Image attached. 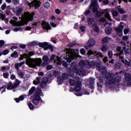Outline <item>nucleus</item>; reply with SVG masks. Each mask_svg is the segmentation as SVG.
I'll list each match as a JSON object with an SVG mask.
<instances>
[{"label":"nucleus","mask_w":131,"mask_h":131,"mask_svg":"<svg viewBox=\"0 0 131 131\" xmlns=\"http://www.w3.org/2000/svg\"><path fill=\"white\" fill-rule=\"evenodd\" d=\"M88 55H95V57L96 58H103V57H104L103 56V55H102L101 53H97L96 52H94L92 51V50H90L88 51Z\"/></svg>","instance_id":"obj_14"},{"label":"nucleus","mask_w":131,"mask_h":131,"mask_svg":"<svg viewBox=\"0 0 131 131\" xmlns=\"http://www.w3.org/2000/svg\"><path fill=\"white\" fill-rule=\"evenodd\" d=\"M57 39L55 37H53L51 38V41H52V42H53L54 43H57V41H56Z\"/></svg>","instance_id":"obj_52"},{"label":"nucleus","mask_w":131,"mask_h":131,"mask_svg":"<svg viewBox=\"0 0 131 131\" xmlns=\"http://www.w3.org/2000/svg\"><path fill=\"white\" fill-rule=\"evenodd\" d=\"M125 79L127 81V85L130 86L131 85V75L129 73H126L125 74Z\"/></svg>","instance_id":"obj_16"},{"label":"nucleus","mask_w":131,"mask_h":131,"mask_svg":"<svg viewBox=\"0 0 131 131\" xmlns=\"http://www.w3.org/2000/svg\"><path fill=\"white\" fill-rule=\"evenodd\" d=\"M105 78L107 81L106 83V85H108V84L118 85V83L121 81V76H115V75L113 73H106Z\"/></svg>","instance_id":"obj_3"},{"label":"nucleus","mask_w":131,"mask_h":131,"mask_svg":"<svg viewBox=\"0 0 131 131\" xmlns=\"http://www.w3.org/2000/svg\"><path fill=\"white\" fill-rule=\"evenodd\" d=\"M121 66V64L120 63V62H117L116 63L115 67L116 69H119Z\"/></svg>","instance_id":"obj_43"},{"label":"nucleus","mask_w":131,"mask_h":131,"mask_svg":"<svg viewBox=\"0 0 131 131\" xmlns=\"http://www.w3.org/2000/svg\"><path fill=\"white\" fill-rule=\"evenodd\" d=\"M33 83L35 85H37V84H39L40 83V77H37L36 79L33 80Z\"/></svg>","instance_id":"obj_26"},{"label":"nucleus","mask_w":131,"mask_h":131,"mask_svg":"<svg viewBox=\"0 0 131 131\" xmlns=\"http://www.w3.org/2000/svg\"><path fill=\"white\" fill-rule=\"evenodd\" d=\"M118 11L119 12L120 14H124V10L122 9V8H120V6L118 7Z\"/></svg>","instance_id":"obj_45"},{"label":"nucleus","mask_w":131,"mask_h":131,"mask_svg":"<svg viewBox=\"0 0 131 131\" xmlns=\"http://www.w3.org/2000/svg\"><path fill=\"white\" fill-rule=\"evenodd\" d=\"M34 53L32 52H30L28 54L25 53L24 55H21L19 60H23V59H27L26 61V64L29 66L30 68H36L37 66H40L41 65V58H31L29 57L33 56Z\"/></svg>","instance_id":"obj_1"},{"label":"nucleus","mask_w":131,"mask_h":131,"mask_svg":"<svg viewBox=\"0 0 131 131\" xmlns=\"http://www.w3.org/2000/svg\"><path fill=\"white\" fill-rule=\"evenodd\" d=\"M20 0H12V2L13 3L14 5L15 6H18L19 5Z\"/></svg>","instance_id":"obj_46"},{"label":"nucleus","mask_w":131,"mask_h":131,"mask_svg":"<svg viewBox=\"0 0 131 131\" xmlns=\"http://www.w3.org/2000/svg\"><path fill=\"white\" fill-rule=\"evenodd\" d=\"M79 66L80 67H86V68H91L93 66H95V62H89L86 60H81L79 62Z\"/></svg>","instance_id":"obj_7"},{"label":"nucleus","mask_w":131,"mask_h":131,"mask_svg":"<svg viewBox=\"0 0 131 131\" xmlns=\"http://www.w3.org/2000/svg\"><path fill=\"white\" fill-rule=\"evenodd\" d=\"M34 16V13L31 14L29 12H26L22 16L21 21H16L18 20V17L13 16V20L11 19L10 20V23L14 25V26H23V25H25V24H27L29 21H32V20H33Z\"/></svg>","instance_id":"obj_2"},{"label":"nucleus","mask_w":131,"mask_h":131,"mask_svg":"<svg viewBox=\"0 0 131 131\" xmlns=\"http://www.w3.org/2000/svg\"><path fill=\"white\" fill-rule=\"evenodd\" d=\"M102 40L104 42H109V41H110V40H111V38L106 36V37H105L104 38H103Z\"/></svg>","instance_id":"obj_36"},{"label":"nucleus","mask_w":131,"mask_h":131,"mask_svg":"<svg viewBox=\"0 0 131 131\" xmlns=\"http://www.w3.org/2000/svg\"><path fill=\"white\" fill-rule=\"evenodd\" d=\"M80 53L82 55H84V54H85V50L84 49L82 48L80 51Z\"/></svg>","instance_id":"obj_58"},{"label":"nucleus","mask_w":131,"mask_h":131,"mask_svg":"<svg viewBox=\"0 0 131 131\" xmlns=\"http://www.w3.org/2000/svg\"><path fill=\"white\" fill-rule=\"evenodd\" d=\"M22 11H23V8H19L17 9L16 12V15L20 16V15H21V13H22Z\"/></svg>","instance_id":"obj_33"},{"label":"nucleus","mask_w":131,"mask_h":131,"mask_svg":"<svg viewBox=\"0 0 131 131\" xmlns=\"http://www.w3.org/2000/svg\"><path fill=\"white\" fill-rule=\"evenodd\" d=\"M112 14L114 17H117L118 15V12L117 11H114L112 12Z\"/></svg>","instance_id":"obj_53"},{"label":"nucleus","mask_w":131,"mask_h":131,"mask_svg":"<svg viewBox=\"0 0 131 131\" xmlns=\"http://www.w3.org/2000/svg\"><path fill=\"white\" fill-rule=\"evenodd\" d=\"M94 30L95 31V32H99V27L97 26V25L94 26Z\"/></svg>","instance_id":"obj_51"},{"label":"nucleus","mask_w":131,"mask_h":131,"mask_svg":"<svg viewBox=\"0 0 131 131\" xmlns=\"http://www.w3.org/2000/svg\"><path fill=\"white\" fill-rule=\"evenodd\" d=\"M96 46V40L94 39H91L88 41L87 43V46H84L86 50H89V48H92V47H95Z\"/></svg>","instance_id":"obj_11"},{"label":"nucleus","mask_w":131,"mask_h":131,"mask_svg":"<svg viewBox=\"0 0 131 131\" xmlns=\"http://www.w3.org/2000/svg\"><path fill=\"white\" fill-rule=\"evenodd\" d=\"M42 26L44 29H46L47 30H50V29H51V26H50L49 23L42 21Z\"/></svg>","instance_id":"obj_20"},{"label":"nucleus","mask_w":131,"mask_h":131,"mask_svg":"<svg viewBox=\"0 0 131 131\" xmlns=\"http://www.w3.org/2000/svg\"><path fill=\"white\" fill-rule=\"evenodd\" d=\"M21 81H19L18 79H16L15 82L13 84L14 89H17L18 88L20 83Z\"/></svg>","instance_id":"obj_30"},{"label":"nucleus","mask_w":131,"mask_h":131,"mask_svg":"<svg viewBox=\"0 0 131 131\" xmlns=\"http://www.w3.org/2000/svg\"><path fill=\"white\" fill-rule=\"evenodd\" d=\"M62 77L63 78H67L68 77V74H67V73H63L62 74Z\"/></svg>","instance_id":"obj_61"},{"label":"nucleus","mask_w":131,"mask_h":131,"mask_svg":"<svg viewBox=\"0 0 131 131\" xmlns=\"http://www.w3.org/2000/svg\"><path fill=\"white\" fill-rule=\"evenodd\" d=\"M42 60L43 61H44L45 62L42 64V66H46V65L48 64V62H49L50 59L49 58V57H48V56L45 55L42 58Z\"/></svg>","instance_id":"obj_23"},{"label":"nucleus","mask_w":131,"mask_h":131,"mask_svg":"<svg viewBox=\"0 0 131 131\" xmlns=\"http://www.w3.org/2000/svg\"><path fill=\"white\" fill-rule=\"evenodd\" d=\"M91 5L90 6L91 10H92L94 13L98 12V8H99V4H98V0H91Z\"/></svg>","instance_id":"obj_8"},{"label":"nucleus","mask_w":131,"mask_h":131,"mask_svg":"<svg viewBox=\"0 0 131 131\" xmlns=\"http://www.w3.org/2000/svg\"><path fill=\"white\" fill-rule=\"evenodd\" d=\"M39 46L40 48H43L45 51H47V50H49V49H50V47H51V46L49 45V43L47 42L40 43L39 44Z\"/></svg>","instance_id":"obj_15"},{"label":"nucleus","mask_w":131,"mask_h":131,"mask_svg":"<svg viewBox=\"0 0 131 131\" xmlns=\"http://www.w3.org/2000/svg\"><path fill=\"white\" fill-rule=\"evenodd\" d=\"M17 75L19 77H21V78H24V76H25V72L18 70V71H17Z\"/></svg>","instance_id":"obj_25"},{"label":"nucleus","mask_w":131,"mask_h":131,"mask_svg":"<svg viewBox=\"0 0 131 131\" xmlns=\"http://www.w3.org/2000/svg\"><path fill=\"white\" fill-rule=\"evenodd\" d=\"M7 90H13V92H16L15 88H14V84H13V83H12L11 82H9L8 85Z\"/></svg>","instance_id":"obj_28"},{"label":"nucleus","mask_w":131,"mask_h":131,"mask_svg":"<svg viewBox=\"0 0 131 131\" xmlns=\"http://www.w3.org/2000/svg\"><path fill=\"white\" fill-rule=\"evenodd\" d=\"M37 96H43V94H42V92H41V89L40 88H37Z\"/></svg>","instance_id":"obj_34"},{"label":"nucleus","mask_w":131,"mask_h":131,"mask_svg":"<svg viewBox=\"0 0 131 131\" xmlns=\"http://www.w3.org/2000/svg\"><path fill=\"white\" fill-rule=\"evenodd\" d=\"M78 54H79V51L78 50H72L71 51V53L68 54H62L61 56L60 59L64 60H66L67 62L70 63L75 57H77L78 56Z\"/></svg>","instance_id":"obj_4"},{"label":"nucleus","mask_w":131,"mask_h":131,"mask_svg":"<svg viewBox=\"0 0 131 131\" xmlns=\"http://www.w3.org/2000/svg\"><path fill=\"white\" fill-rule=\"evenodd\" d=\"M19 47L20 48V49H25V48H26V45L24 44H21L19 46Z\"/></svg>","instance_id":"obj_63"},{"label":"nucleus","mask_w":131,"mask_h":131,"mask_svg":"<svg viewBox=\"0 0 131 131\" xmlns=\"http://www.w3.org/2000/svg\"><path fill=\"white\" fill-rule=\"evenodd\" d=\"M95 83V78H90V83H89V86L91 89H93L94 88V84Z\"/></svg>","instance_id":"obj_24"},{"label":"nucleus","mask_w":131,"mask_h":131,"mask_svg":"<svg viewBox=\"0 0 131 131\" xmlns=\"http://www.w3.org/2000/svg\"><path fill=\"white\" fill-rule=\"evenodd\" d=\"M32 101L34 105H38L39 102L43 103V101L41 100V98L39 96H36L34 98H33Z\"/></svg>","instance_id":"obj_13"},{"label":"nucleus","mask_w":131,"mask_h":131,"mask_svg":"<svg viewBox=\"0 0 131 131\" xmlns=\"http://www.w3.org/2000/svg\"><path fill=\"white\" fill-rule=\"evenodd\" d=\"M97 68L99 71L102 70V69H104V68H103V65L102 64H100L99 66H97Z\"/></svg>","instance_id":"obj_54"},{"label":"nucleus","mask_w":131,"mask_h":131,"mask_svg":"<svg viewBox=\"0 0 131 131\" xmlns=\"http://www.w3.org/2000/svg\"><path fill=\"white\" fill-rule=\"evenodd\" d=\"M36 88L34 86H33L31 88V89L29 90L28 92V96H31V95H32L33 94L34 91H35Z\"/></svg>","instance_id":"obj_35"},{"label":"nucleus","mask_w":131,"mask_h":131,"mask_svg":"<svg viewBox=\"0 0 131 131\" xmlns=\"http://www.w3.org/2000/svg\"><path fill=\"white\" fill-rule=\"evenodd\" d=\"M105 32L106 34H111L112 32V29L110 27H106L105 29Z\"/></svg>","instance_id":"obj_31"},{"label":"nucleus","mask_w":131,"mask_h":131,"mask_svg":"<svg viewBox=\"0 0 131 131\" xmlns=\"http://www.w3.org/2000/svg\"><path fill=\"white\" fill-rule=\"evenodd\" d=\"M5 70H7V67L4 66L1 67L0 71H5Z\"/></svg>","instance_id":"obj_60"},{"label":"nucleus","mask_w":131,"mask_h":131,"mask_svg":"<svg viewBox=\"0 0 131 131\" xmlns=\"http://www.w3.org/2000/svg\"><path fill=\"white\" fill-rule=\"evenodd\" d=\"M97 24L95 20L93 18H89L88 20V25L90 27H94V26H96Z\"/></svg>","instance_id":"obj_19"},{"label":"nucleus","mask_w":131,"mask_h":131,"mask_svg":"<svg viewBox=\"0 0 131 131\" xmlns=\"http://www.w3.org/2000/svg\"><path fill=\"white\" fill-rule=\"evenodd\" d=\"M40 22L35 23L33 24V27H34V28L39 27V26H40Z\"/></svg>","instance_id":"obj_42"},{"label":"nucleus","mask_w":131,"mask_h":131,"mask_svg":"<svg viewBox=\"0 0 131 131\" xmlns=\"http://www.w3.org/2000/svg\"><path fill=\"white\" fill-rule=\"evenodd\" d=\"M123 51L125 52V54H126V53H128V52H129V49H127V50H126V48H125V47H124L123 48L122 52H123Z\"/></svg>","instance_id":"obj_49"},{"label":"nucleus","mask_w":131,"mask_h":131,"mask_svg":"<svg viewBox=\"0 0 131 131\" xmlns=\"http://www.w3.org/2000/svg\"><path fill=\"white\" fill-rule=\"evenodd\" d=\"M129 31H130V29L127 28L124 30V34H127Z\"/></svg>","instance_id":"obj_47"},{"label":"nucleus","mask_w":131,"mask_h":131,"mask_svg":"<svg viewBox=\"0 0 131 131\" xmlns=\"http://www.w3.org/2000/svg\"><path fill=\"white\" fill-rule=\"evenodd\" d=\"M6 8H7V4L6 3H4L1 7V9L2 10H3V11H5Z\"/></svg>","instance_id":"obj_50"},{"label":"nucleus","mask_w":131,"mask_h":131,"mask_svg":"<svg viewBox=\"0 0 131 131\" xmlns=\"http://www.w3.org/2000/svg\"><path fill=\"white\" fill-rule=\"evenodd\" d=\"M23 28L22 27H16L13 29V31L17 32V31H23Z\"/></svg>","instance_id":"obj_37"},{"label":"nucleus","mask_w":131,"mask_h":131,"mask_svg":"<svg viewBox=\"0 0 131 131\" xmlns=\"http://www.w3.org/2000/svg\"><path fill=\"white\" fill-rule=\"evenodd\" d=\"M44 7L45 9H49V8L51 7V4H50V3L47 2L44 4Z\"/></svg>","instance_id":"obj_44"},{"label":"nucleus","mask_w":131,"mask_h":131,"mask_svg":"<svg viewBox=\"0 0 131 131\" xmlns=\"http://www.w3.org/2000/svg\"><path fill=\"white\" fill-rule=\"evenodd\" d=\"M107 55L110 59H112V57H113V52L111 51H108Z\"/></svg>","instance_id":"obj_39"},{"label":"nucleus","mask_w":131,"mask_h":131,"mask_svg":"<svg viewBox=\"0 0 131 131\" xmlns=\"http://www.w3.org/2000/svg\"><path fill=\"white\" fill-rule=\"evenodd\" d=\"M108 50V46L107 45H103L101 49L102 52H103L104 53H106Z\"/></svg>","instance_id":"obj_32"},{"label":"nucleus","mask_w":131,"mask_h":131,"mask_svg":"<svg viewBox=\"0 0 131 131\" xmlns=\"http://www.w3.org/2000/svg\"><path fill=\"white\" fill-rule=\"evenodd\" d=\"M99 82H97V86L98 88H100V89H102V86H103V79H104V77L100 76L99 77Z\"/></svg>","instance_id":"obj_21"},{"label":"nucleus","mask_w":131,"mask_h":131,"mask_svg":"<svg viewBox=\"0 0 131 131\" xmlns=\"http://www.w3.org/2000/svg\"><path fill=\"white\" fill-rule=\"evenodd\" d=\"M11 56L12 58H18V53L16 52H14L12 54H11Z\"/></svg>","instance_id":"obj_41"},{"label":"nucleus","mask_w":131,"mask_h":131,"mask_svg":"<svg viewBox=\"0 0 131 131\" xmlns=\"http://www.w3.org/2000/svg\"><path fill=\"white\" fill-rule=\"evenodd\" d=\"M79 29L82 32H84V31H85V29H86V27L84 26H80Z\"/></svg>","instance_id":"obj_38"},{"label":"nucleus","mask_w":131,"mask_h":131,"mask_svg":"<svg viewBox=\"0 0 131 131\" xmlns=\"http://www.w3.org/2000/svg\"><path fill=\"white\" fill-rule=\"evenodd\" d=\"M55 58H56V55L52 54L50 58V61H54V60H55Z\"/></svg>","instance_id":"obj_57"},{"label":"nucleus","mask_w":131,"mask_h":131,"mask_svg":"<svg viewBox=\"0 0 131 131\" xmlns=\"http://www.w3.org/2000/svg\"><path fill=\"white\" fill-rule=\"evenodd\" d=\"M123 25L121 24V23L118 26V27L115 28V31L118 32V33H120L121 35H122V31L123 30Z\"/></svg>","instance_id":"obj_18"},{"label":"nucleus","mask_w":131,"mask_h":131,"mask_svg":"<svg viewBox=\"0 0 131 131\" xmlns=\"http://www.w3.org/2000/svg\"><path fill=\"white\" fill-rule=\"evenodd\" d=\"M9 73H4L3 74V76L5 78H8V77H9Z\"/></svg>","instance_id":"obj_55"},{"label":"nucleus","mask_w":131,"mask_h":131,"mask_svg":"<svg viewBox=\"0 0 131 131\" xmlns=\"http://www.w3.org/2000/svg\"><path fill=\"white\" fill-rule=\"evenodd\" d=\"M5 45V41L4 40H0V48Z\"/></svg>","instance_id":"obj_59"},{"label":"nucleus","mask_w":131,"mask_h":131,"mask_svg":"<svg viewBox=\"0 0 131 131\" xmlns=\"http://www.w3.org/2000/svg\"><path fill=\"white\" fill-rule=\"evenodd\" d=\"M110 11V9H106L103 10V12H98L96 13V16L97 17H101L103 14H105V17L107 18V20L109 21H112V19H111V16H110V14H109V11Z\"/></svg>","instance_id":"obj_6"},{"label":"nucleus","mask_w":131,"mask_h":131,"mask_svg":"<svg viewBox=\"0 0 131 131\" xmlns=\"http://www.w3.org/2000/svg\"><path fill=\"white\" fill-rule=\"evenodd\" d=\"M73 71L74 72V73H76V74H79V75H80V76H83V75H84V70L83 69H77L76 68H74L73 69Z\"/></svg>","instance_id":"obj_10"},{"label":"nucleus","mask_w":131,"mask_h":131,"mask_svg":"<svg viewBox=\"0 0 131 131\" xmlns=\"http://www.w3.org/2000/svg\"><path fill=\"white\" fill-rule=\"evenodd\" d=\"M123 40H127L128 39V36H124L122 37Z\"/></svg>","instance_id":"obj_62"},{"label":"nucleus","mask_w":131,"mask_h":131,"mask_svg":"<svg viewBox=\"0 0 131 131\" xmlns=\"http://www.w3.org/2000/svg\"><path fill=\"white\" fill-rule=\"evenodd\" d=\"M30 8L34 7L36 9L40 7V0H34L31 3H29Z\"/></svg>","instance_id":"obj_9"},{"label":"nucleus","mask_w":131,"mask_h":131,"mask_svg":"<svg viewBox=\"0 0 131 131\" xmlns=\"http://www.w3.org/2000/svg\"><path fill=\"white\" fill-rule=\"evenodd\" d=\"M77 80H80V79H78L77 80L76 79H75V80L70 79V84H71V85H73V86L75 85V84L76 85V82H77Z\"/></svg>","instance_id":"obj_29"},{"label":"nucleus","mask_w":131,"mask_h":131,"mask_svg":"<svg viewBox=\"0 0 131 131\" xmlns=\"http://www.w3.org/2000/svg\"><path fill=\"white\" fill-rule=\"evenodd\" d=\"M54 63L57 65H61L62 64L63 67H67V62L66 61H62L59 58V56L56 57V60H54Z\"/></svg>","instance_id":"obj_12"},{"label":"nucleus","mask_w":131,"mask_h":131,"mask_svg":"<svg viewBox=\"0 0 131 131\" xmlns=\"http://www.w3.org/2000/svg\"><path fill=\"white\" fill-rule=\"evenodd\" d=\"M100 22H102V23L105 22V21H106V18L104 17H102L100 18Z\"/></svg>","instance_id":"obj_64"},{"label":"nucleus","mask_w":131,"mask_h":131,"mask_svg":"<svg viewBox=\"0 0 131 131\" xmlns=\"http://www.w3.org/2000/svg\"><path fill=\"white\" fill-rule=\"evenodd\" d=\"M102 3L105 6H107V5H109V1L108 0H104L103 1H102Z\"/></svg>","instance_id":"obj_56"},{"label":"nucleus","mask_w":131,"mask_h":131,"mask_svg":"<svg viewBox=\"0 0 131 131\" xmlns=\"http://www.w3.org/2000/svg\"><path fill=\"white\" fill-rule=\"evenodd\" d=\"M37 42L35 41H33L28 43V46H36L37 45Z\"/></svg>","instance_id":"obj_40"},{"label":"nucleus","mask_w":131,"mask_h":131,"mask_svg":"<svg viewBox=\"0 0 131 131\" xmlns=\"http://www.w3.org/2000/svg\"><path fill=\"white\" fill-rule=\"evenodd\" d=\"M74 91L76 93H75L76 96H77V97H80L82 96V93H79L80 91H81V80H77L76 85L75 86Z\"/></svg>","instance_id":"obj_5"},{"label":"nucleus","mask_w":131,"mask_h":131,"mask_svg":"<svg viewBox=\"0 0 131 131\" xmlns=\"http://www.w3.org/2000/svg\"><path fill=\"white\" fill-rule=\"evenodd\" d=\"M25 97H26V95H21L18 98H15L14 100L15 101V102H16V103H19V102H20V101H23V100H24V98H25Z\"/></svg>","instance_id":"obj_27"},{"label":"nucleus","mask_w":131,"mask_h":131,"mask_svg":"<svg viewBox=\"0 0 131 131\" xmlns=\"http://www.w3.org/2000/svg\"><path fill=\"white\" fill-rule=\"evenodd\" d=\"M25 64V62L24 61L21 62L20 63H15L14 64V67L15 69H16L17 71L19 70V68H20L21 66H23Z\"/></svg>","instance_id":"obj_22"},{"label":"nucleus","mask_w":131,"mask_h":131,"mask_svg":"<svg viewBox=\"0 0 131 131\" xmlns=\"http://www.w3.org/2000/svg\"><path fill=\"white\" fill-rule=\"evenodd\" d=\"M28 106L31 110H33V109L34 108V106H33V104H32L31 102L29 103Z\"/></svg>","instance_id":"obj_48"},{"label":"nucleus","mask_w":131,"mask_h":131,"mask_svg":"<svg viewBox=\"0 0 131 131\" xmlns=\"http://www.w3.org/2000/svg\"><path fill=\"white\" fill-rule=\"evenodd\" d=\"M49 80L48 78H45L40 83V86L41 89H45L47 86V83H48Z\"/></svg>","instance_id":"obj_17"}]
</instances>
